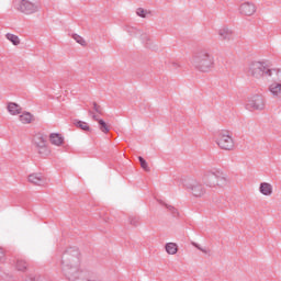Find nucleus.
<instances>
[{
    "mask_svg": "<svg viewBox=\"0 0 281 281\" xmlns=\"http://www.w3.org/2000/svg\"><path fill=\"white\" fill-rule=\"evenodd\" d=\"M191 65L198 71L207 74V71H212V69H214V55L209 50H200L193 55Z\"/></svg>",
    "mask_w": 281,
    "mask_h": 281,
    "instance_id": "f257e3e1",
    "label": "nucleus"
},
{
    "mask_svg": "<svg viewBox=\"0 0 281 281\" xmlns=\"http://www.w3.org/2000/svg\"><path fill=\"white\" fill-rule=\"evenodd\" d=\"M202 181L206 188H226L229 184L227 176L218 169L205 171Z\"/></svg>",
    "mask_w": 281,
    "mask_h": 281,
    "instance_id": "f03ea898",
    "label": "nucleus"
},
{
    "mask_svg": "<svg viewBox=\"0 0 281 281\" xmlns=\"http://www.w3.org/2000/svg\"><path fill=\"white\" fill-rule=\"evenodd\" d=\"M274 74H278L276 69L269 68L265 63L261 61H252L249 65L248 74L252 76V78H262V76H266L267 78H271Z\"/></svg>",
    "mask_w": 281,
    "mask_h": 281,
    "instance_id": "7ed1b4c3",
    "label": "nucleus"
},
{
    "mask_svg": "<svg viewBox=\"0 0 281 281\" xmlns=\"http://www.w3.org/2000/svg\"><path fill=\"white\" fill-rule=\"evenodd\" d=\"M215 142L222 150H234L236 145L234 138L232 137V132L222 130L215 135Z\"/></svg>",
    "mask_w": 281,
    "mask_h": 281,
    "instance_id": "20e7f679",
    "label": "nucleus"
},
{
    "mask_svg": "<svg viewBox=\"0 0 281 281\" xmlns=\"http://www.w3.org/2000/svg\"><path fill=\"white\" fill-rule=\"evenodd\" d=\"M33 144L36 148V151L42 157H47L49 155V146L47 145V135L36 134L33 138Z\"/></svg>",
    "mask_w": 281,
    "mask_h": 281,
    "instance_id": "39448f33",
    "label": "nucleus"
},
{
    "mask_svg": "<svg viewBox=\"0 0 281 281\" xmlns=\"http://www.w3.org/2000/svg\"><path fill=\"white\" fill-rule=\"evenodd\" d=\"M267 101L262 94H255L250 97L246 103L248 111H265Z\"/></svg>",
    "mask_w": 281,
    "mask_h": 281,
    "instance_id": "423d86ee",
    "label": "nucleus"
},
{
    "mask_svg": "<svg viewBox=\"0 0 281 281\" xmlns=\"http://www.w3.org/2000/svg\"><path fill=\"white\" fill-rule=\"evenodd\" d=\"M14 8L18 12H22V14H35V12H38L40 10L38 4L30 2L29 0H21L16 2Z\"/></svg>",
    "mask_w": 281,
    "mask_h": 281,
    "instance_id": "0eeeda50",
    "label": "nucleus"
},
{
    "mask_svg": "<svg viewBox=\"0 0 281 281\" xmlns=\"http://www.w3.org/2000/svg\"><path fill=\"white\" fill-rule=\"evenodd\" d=\"M184 186L198 199H201L206 192L205 187L199 180H189Z\"/></svg>",
    "mask_w": 281,
    "mask_h": 281,
    "instance_id": "6e6552de",
    "label": "nucleus"
},
{
    "mask_svg": "<svg viewBox=\"0 0 281 281\" xmlns=\"http://www.w3.org/2000/svg\"><path fill=\"white\" fill-rule=\"evenodd\" d=\"M256 4H254L252 2H244L239 7V12L244 16H254V14H256Z\"/></svg>",
    "mask_w": 281,
    "mask_h": 281,
    "instance_id": "1a4fd4ad",
    "label": "nucleus"
},
{
    "mask_svg": "<svg viewBox=\"0 0 281 281\" xmlns=\"http://www.w3.org/2000/svg\"><path fill=\"white\" fill-rule=\"evenodd\" d=\"M220 41H226L229 43V41H234V31L229 29L228 26H223L217 31Z\"/></svg>",
    "mask_w": 281,
    "mask_h": 281,
    "instance_id": "9d476101",
    "label": "nucleus"
},
{
    "mask_svg": "<svg viewBox=\"0 0 281 281\" xmlns=\"http://www.w3.org/2000/svg\"><path fill=\"white\" fill-rule=\"evenodd\" d=\"M30 183L33 186H47V178L42 173H32L29 176Z\"/></svg>",
    "mask_w": 281,
    "mask_h": 281,
    "instance_id": "9b49d317",
    "label": "nucleus"
},
{
    "mask_svg": "<svg viewBox=\"0 0 281 281\" xmlns=\"http://www.w3.org/2000/svg\"><path fill=\"white\" fill-rule=\"evenodd\" d=\"M89 115L92 116V120H94V122H98L99 124V130L104 133L106 135V133H109V131H111V126H109V124H106V122H104V120L99 119L98 115L93 114V111H89Z\"/></svg>",
    "mask_w": 281,
    "mask_h": 281,
    "instance_id": "f8f14e48",
    "label": "nucleus"
},
{
    "mask_svg": "<svg viewBox=\"0 0 281 281\" xmlns=\"http://www.w3.org/2000/svg\"><path fill=\"white\" fill-rule=\"evenodd\" d=\"M259 192H261L263 196H271L273 194V186L269 182H261L259 186Z\"/></svg>",
    "mask_w": 281,
    "mask_h": 281,
    "instance_id": "ddd939ff",
    "label": "nucleus"
},
{
    "mask_svg": "<svg viewBox=\"0 0 281 281\" xmlns=\"http://www.w3.org/2000/svg\"><path fill=\"white\" fill-rule=\"evenodd\" d=\"M19 120L22 124H32V122H34V115L30 112H24L19 116Z\"/></svg>",
    "mask_w": 281,
    "mask_h": 281,
    "instance_id": "4468645a",
    "label": "nucleus"
},
{
    "mask_svg": "<svg viewBox=\"0 0 281 281\" xmlns=\"http://www.w3.org/2000/svg\"><path fill=\"white\" fill-rule=\"evenodd\" d=\"M8 111L11 115H20L21 113V105L11 102L8 104Z\"/></svg>",
    "mask_w": 281,
    "mask_h": 281,
    "instance_id": "2eb2a0df",
    "label": "nucleus"
},
{
    "mask_svg": "<svg viewBox=\"0 0 281 281\" xmlns=\"http://www.w3.org/2000/svg\"><path fill=\"white\" fill-rule=\"evenodd\" d=\"M165 249L169 256H175V254L179 251V246H177L175 243H168L166 244Z\"/></svg>",
    "mask_w": 281,
    "mask_h": 281,
    "instance_id": "dca6fc26",
    "label": "nucleus"
},
{
    "mask_svg": "<svg viewBox=\"0 0 281 281\" xmlns=\"http://www.w3.org/2000/svg\"><path fill=\"white\" fill-rule=\"evenodd\" d=\"M49 139L50 143L54 144V146H60L64 142L63 136H60V134H50Z\"/></svg>",
    "mask_w": 281,
    "mask_h": 281,
    "instance_id": "f3484780",
    "label": "nucleus"
},
{
    "mask_svg": "<svg viewBox=\"0 0 281 281\" xmlns=\"http://www.w3.org/2000/svg\"><path fill=\"white\" fill-rule=\"evenodd\" d=\"M269 91L272 93V95H281V83H272L269 87Z\"/></svg>",
    "mask_w": 281,
    "mask_h": 281,
    "instance_id": "a211bd4d",
    "label": "nucleus"
},
{
    "mask_svg": "<svg viewBox=\"0 0 281 281\" xmlns=\"http://www.w3.org/2000/svg\"><path fill=\"white\" fill-rule=\"evenodd\" d=\"M15 269L18 271H27V261L23 259H18L15 263Z\"/></svg>",
    "mask_w": 281,
    "mask_h": 281,
    "instance_id": "6ab92c4d",
    "label": "nucleus"
},
{
    "mask_svg": "<svg viewBox=\"0 0 281 281\" xmlns=\"http://www.w3.org/2000/svg\"><path fill=\"white\" fill-rule=\"evenodd\" d=\"M5 38L8 41H10V43H12L13 45H20L21 44V40H19V36L14 35V34L8 33L5 35Z\"/></svg>",
    "mask_w": 281,
    "mask_h": 281,
    "instance_id": "aec40b11",
    "label": "nucleus"
},
{
    "mask_svg": "<svg viewBox=\"0 0 281 281\" xmlns=\"http://www.w3.org/2000/svg\"><path fill=\"white\" fill-rule=\"evenodd\" d=\"M138 160L140 164V168H143V170H145V172H150V167H148V162H146V159H144V157L139 156Z\"/></svg>",
    "mask_w": 281,
    "mask_h": 281,
    "instance_id": "412c9836",
    "label": "nucleus"
},
{
    "mask_svg": "<svg viewBox=\"0 0 281 281\" xmlns=\"http://www.w3.org/2000/svg\"><path fill=\"white\" fill-rule=\"evenodd\" d=\"M136 14H137V16H140L142 19H146V16H148V14H150V11L145 10L144 8H138L136 10Z\"/></svg>",
    "mask_w": 281,
    "mask_h": 281,
    "instance_id": "4be33fe9",
    "label": "nucleus"
},
{
    "mask_svg": "<svg viewBox=\"0 0 281 281\" xmlns=\"http://www.w3.org/2000/svg\"><path fill=\"white\" fill-rule=\"evenodd\" d=\"M74 41H76V43H79V45H82V47H87V42L85 41V38L78 34H74L72 35Z\"/></svg>",
    "mask_w": 281,
    "mask_h": 281,
    "instance_id": "5701e85b",
    "label": "nucleus"
},
{
    "mask_svg": "<svg viewBox=\"0 0 281 281\" xmlns=\"http://www.w3.org/2000/svg\"><path fill=\"white\" fill-rule=\"evenodd\" d=\"M76 126L78 128H81V131H91V127H89V123L79 121L76 123Z\"/></svg>",
    "mask_w": 281,
    "mask_h": 281,
    "instance_id": "b1692460",
    "label": "nucleus"
},
{
    "mask_svg": "<svg viewBox=\"0 0 281 281\" xmlns=\"http://www.w3.org/2000/svg\"><path fill=\"white\" fill-rule=\"evenodd\" d=\"M140 224V220H139V216H130V225H133L134 227H137L139 226Z\"/></svg>",
    "mask_w": 281,
    "mask_h": 281,
    "instance_id": "393cba45",
    "label": "nucleus"
},
{
    "mask_svg": "<svg viewBox=\"0 0 281 281\" xmlns=\"http://www.w3.org/2000/svg\"><path fill=\"white\" fill-rule=\"evenodd\" d=\"M166 207L173 216H179V211L175 206L166 204Z\"/></svg>",
    "mask_w": 281,
    "mask_h": 281,
    "instance_id": "a878e982",
    "label": "nucleus"
},
{
    "mask_svg": "<svg viewBox=\"0 0 281 281\" xmlns=\"http://www.w3.org/2000/svg\"><path fill=\"white\" fill-rule=\"evenodd\" d=\"M93 109L95 113H99L100 115H102V108L97 102H93Z\"/></svg>",
    "mask_w": 281,
    "mask_h": 281,
    "instance_id": "bb28decb",
    "label": "nucleus"
},
{
    "mask_svg": "<svg viewBox=\"0 0 281 281\" xmlns=\"http://www.w3.org/2000/svg\"><path fill=\"white\" fill-rule=\"evenodd\" d=\"M5 261V250L0 247V262H4Z\"/></svg>",
    "mask_w": 281,
    "mask_h": 281,
    "instance_id": "cd10ccee",
    "label": "nucleus"
},
{
    "mask_svg": "<svg viewBox=\"0 0 281 281\" xmlns=\"http://www.w3.org/2000/svg\"><path fill=\"white\" fill-rule=\"evenodd\" d=\"M193 247H195L196 249H199V250L202 251L203 254H207V250L201 248V246H199V244H193Z\"/></svg>",
    "mask_w": 281,
    "mask_h": 281,
    "instance_id": "c85d7f7f",
    "label": "nucleus"
},
{
    "mask_svg": "<svg viewBox=\"0 0 281 281\" xmlns=\"http://www.w3.org/2000/svg\"><path fill=\"white\" fill-rule=\"evenodd\" d=\"M178 67H179V64L172 63V68H173V69H178Z\"/></svg>",
    "mask_w": 281,
    "mask_h": 281,
    "instance_id": "c756f323",
    "label": "nucleus"
}]
</instances>
